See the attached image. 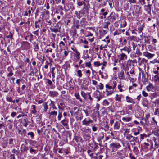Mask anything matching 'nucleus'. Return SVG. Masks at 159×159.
Masks as SVG:
<instances>
[{
  "label": "nucleus",
  "mask_w": 159,
  "mask_h": 159,
  "mask_svg": "<svg viewBox=\"0 0 159 159\" xmlns=\"http://www.w3.org/2000/svg\"><path fill=\"white\" fill-rule=\"evenodd\" d=\"M121 147L120 144L118 142H112L110 144L109 148L111 152H116L118 149Z\"/></svg>",
  "instance_id": "obj_1"
},
{
  "label": "nucleus",
  "mask_w": 159,
  "mask_h": 159,
  "mask_svg": "<svg viewBox=\"0 0 159 159\" xmlns=\"http://www.w3.org/2000/svg\"><path fill=\"white\" fill-rule=\"evenodd\" d=\"M133 7V11H134L135 14H139L140 11V8L139 6L137 5H134Z\"/></svg>",
  "instance_id": "obj_12"
},
{
  "label": "nucleus",
  "mask_w": 159,
  "mask_h": 159,
  "mask_svg": "<svg viewBox=\"0 0 159 159\" xmlns=\"http://www.w3.org/2000/svg\"><path fill=\"white\" fill-rule=\"evenodd\" d=\"M71 49L73 51L74 53L78 51L76 48L74 46H73L71 47Z\"/></svg>",
  "instance_id": "obj_53"
},
{
  "label": "nucleus",
  "mask_w": 159,
  "mask_h": 159,
  "mask_svg": "<svg viewBox=\"0 0 159 159\" xmlns=\"http://www.w3.org/2000/svg\"><path fill=\"white\" fill-rule=\"evenodd\" d=\"M49 114L50 115L56 116L57 114V112L55 111H54L49 113Z\"/></svg>",
  "instance_id": "obj_44"
},
{
  "label": "nucleus",
  "mask_w": 159,
  "mask_h": 159,
  "mask_svg": "<svg viewBox=\"0 0 159 159\" xmlns=\"http://www.w3.org/2000/svg\"><path fill=\"white\" fill-rule=\"evenodd\" d=\"M132 118L129 117H123L122 118V120L124 122H129L131 120Z\"/></svg>",
  "instance_id": "obj_26"
},
{
  "label": "nucleus",
  "mask_w": 159,
  "mask_h": 159,
  "mask_svg": "<svg viewBox=\"0 0 159 159\" xmlns=\"http://www.w3.org/2000/svg\"><path fill=\"white\" fill-rule=\"evenodd\" d=\"M22 45L24 49L25 50L29 49L31 48L30 44L27 42L23 41L22 43Z\"/></svg>",
  "instance_id": "obj_7"
},
{
  "label": "nucleus",
  "mask_w": 159,
  "mask_h": 159,
  "mask_svg": "<svg viewBox=\"0 0 159 159\" xmlns=\"http://www.w3.org/2000/svg\"><path fill=\"white\" fill-rule=\"evenodd\" d=\"M107 45H105L103 46L102 45H101L100 47V50H102L103 48H107Z\"/></svg>",
  "instance_id": "obj_49"
},
{
  "label": "nucleus",
  "mask_w": 159,
  "mask_h": 159,
  "mask_svg": "<svg viewBox=\"0 0 159 159\" xmlns=\"http://www.w3.org/2000/svg\"><path fill=\"white\" fill-rule=\"evenodd\" d=\"M121 51H124L128 54H129L131 51L130 49L129 48L125 47L123 49H121Z\"/></svg>",
  "instance_id": "obj_27"
},
{
  "label": "nucleus",
  "mask_w": 159,
  "mask_h": 159,
  "mask_svg": "<svg viewBox=\"0 0 159 159\" xmlns=\"http://www.w3.org/2000/svg\"><path fill=\"white\" fill-rule=\"evenodd\" d=\"M19 132L20 133V134L22 136H24L26 133V131L25 129H23L22 131L19 130Z\"/></svg>",
  "instance_id": "obj_30"
},
{
  "label": "nucleus",
  "mask_w": 159,
  "mask_h": 159,
  "mask_svg": "<svg viewBox=\"0 0 159 159\" xmlns=\"http://www.w3.org/2000/svg\"><path fill=\"white\" fill-rule=\"evenodd\" d=\"M62 117V115L61 112H59L57 118L58 120L60 121L61 120V118Z\"/></svg>",
  "instance_id": "obj_41"
},
{
  "label": "nucleus",
  "mask_w": 159,
  "mask_h": 159,
  "mask_svg": "<svg viewBox=\"0 0 159 159\" xmlns=\"http://www.w3.org/2000/svg\"><path fill=\"white\" fill-rule=\"evenodd\" d=\"M144 147L145 148H148V147L150 146V144L148 143L144 142L143 143Z\"/></svg>",
  "instance_id": "obj_56"
},
{
  "label": "nucleus",
  "mask_w": 159,
  "mask_h": 159,
  "mask_svg": "<svg viewBox=\"0 0 159 159\" xmlns=\"http://www.w3.org/2000/svg\"><path fill=\"white\" fill-rule=\"evenodd\" d=\"M98 87L100 89L102 90L103 88V84L101 83H100L99 84V85H98Z\"/></svg>",
  "instance_id": "obj_55"
},
{
  "label": "nucleus",
  "mask_w": 159,
  "mask_h": 159,
  "mask_svg": "<svg viewBox=\"0 0 159 159\" xmlns=\"http://www.w3.org/2000/svg\"><path fill=\"white\" fill-rule=\"evenodd\" d=\"M49 94L50 96L52 98L57 97L59 95L57 92L54 91H50L49 92Z\"/></svg>",
  "instance_id": "obj_9"
},
{
  "label": "nucleus",
  "mask_w": 159,
  "mask_h": 159,
  "mask_svg": "<svg viewBox=\"0 0 159 159\" xmlns=\"http://www.w3.org/2000/svg\"><path fill=\"white\" fill-rule=\"evenodd\" d=\"M120 123L118 121H116L114 123V129L118 130L119 129L120 126Z\"/></svg>",
  "instance_id": "obj_15"
},
{
  "label": "nucleus",
  "mask_w": 159,
  "mask_h": 159,
  "mask_svg": "<svg viewBox=\"0 0 159 159\" xmlns=\"http://www.w3.org/2000/svg\"><path fill=\"white\" fill-rule=\"evenodd\" d=\"M122 97H124V96L122 94L118 95L116 94L114 98V99L116 101L121 102V98Z\"/></svg>",
  "instance_id": "obj_13"
},
{
  "label": "nucleus",
  "mask_w": 159,
  "mask_h": 159,
  "mask_svg": "<svg viewBox=\"0 0 159 159\" xmlns=\"http://www.w3.org/2000/svg\"><path fill=\"white\" fill-rule=\"evenodd\" d=\"M142 80L144 83H146L147 82L148 78V75L147 72L145 73L142 72Z\"/></svg>",
  "instance_id": "obj_6"
},
{
  "label": "nucleus",
  "mask_w": 159,
  "mask_h": 159,
  "mask_svg": "<svg viewBox=\"0 0 159 159\" xmlns=\"http://www.w3.org/2000/svg\"><path fill=\"white\" fill-rule=\"evenodd\" d=\"M85 66L86 67L91 68V69H92L91 68V64L90 62L85 63Z\"/></svg>",
  "instance_id": "obj_50"
},
{
  "label": "nucleus",
  "mask_w": 159,
  "mask_h": 159,
  "mask_svg": "<svg viewBox=\"0 0 159 159\" xmlns=\"http://www.w3.org/2000/svg\"><path fill=\"white\" fill-rule=\"evenodd\" d=\"M34 48L35 51H38L39 49V48L38 46V45L36 43H34Z\"/></svg>",
  "instance_id": "obj_33"
},
{
  "label": "nucleus",
  "mask_w": 159,
  "mask_h": 159,
  "mask_svg": "<svg viewBox=\"0 0 159 159\" xmlns=\"http://www.w3.org/2000/svg\"><path fill=\"white\" fill-rule=\"evenodd\" d=\"M128 1L130 3H136V0H128Z\"/></svg>",
  "instance_id": "obj_60"
},
{
  "label": "nucleus",
  "mask_w": 159,
  "mask_h": 159,
  "mask_svg": "<svg viewBox=\"0 0 159 159\" xmlns=\"http://www.w3.org/2000/svg\"><path fill=\"white\" fill-rule=\"evenodd\" d=\"M94 97L97 99V101L98 102L103 98V96L101 94L99 91H97L95 93Z\"/></svg>",
  "instance_id": "obj_5"
},
{
  "label": "nucleus",
  "mask_w": 159,
  "mask_h": 159,
  "mask_svg": "<svg viewBox=\"0 0 159 159\" xmlns=\"http://www.w3.org/2000/svg\"><path fill=\"white\" fill-rule=\"evenodd\" d=\"M113 85L112 86L113 89H114L116 87L117 83L116 81H114L113 82Z\"/></svg>",
  "instance_id": "obj_62"
},
{
  "label": "nucleus",
  "mask_w": 159,
  "mask_h": 159,
  "mask_svg": "<svg viewBox=\"0 0 159 159\" xmlns=\"http://www.w3.org/2000/svg\"><path fill=\"white\" fill-rule=\"evenodd\" d=\"M74 54L76 57L77 59H79L80 58V53L77 51L76 52L74 53Z\"/></svg>",
  "instance_id": "obj_35"
},
{
  "label": "nucleus",
  "mask_w": 159,
  "mask_h": 159,
  "mask_svg": "<svg viewBox=\"0 0 159 159\" xmlns=\"http://www.w3.org/2000/svg\"><path fill=\"white\" fill-rule=\"evenodd\" d=\"M7 71L9 72V73L10 72H12V68L11 67H8L7 69Z\"/></svg>",
  "instance_id": "obj_59"
},
{
  "label": "nucleus",
  "mask_w": 159,
  "mask_h": 159,
  "mask_svg": "<svg viewBox=\"0 0 159 159\" xmlns=\"http://www.w3.org/2000/svg\"><path fill=\"white\" fill-rule=\"evenodd\" d=\"M88 93H86L84 91H81V95L86 100L87 99L88 97Z\"/></svg>",
  "instance_id": "obj_20"
},
{
  "label": "nucleus",
  "mask_w": 159,
  "mask_h": 159,
  "mask_svg": "<svg viewBox=\"0 0 159 159\" xmlns=\"http://www.w3.org/2000/svg\"><path fill=\"white\" fill-rule=\"evenodd\" d=\"M6 100L10 102L12 101V98L11 97H7L6 98Z\"/></svg>",
  "instance_id": "obj_61"
},
{
  "label": "nucleus",
  "mask_w": 159,
  "mask_h": 159,
  "mask_svg": "<svg viewBox=\"0 0 159 159\" xmlns=\"http://www.w3.org/2000/svg\"><path fill=\"white\" fill-rule=\"evenodd\" d=\"M131 60H128L127 63H126V62L125 61L124 62H122V64L123 66V69L125 70H127L129 69V66H130V61Z\"/></svg>",
  "instance_id": "obj_3"
},
{
  "label": "nucleus",
  "mask_w": 159,
  "mask_h": 159,
  "mask_svg": "<svg viewBox=\"0 0 159 159\" xmlns=\"http://www.w3.org/2000/svg\"><path fill=\"white\" fill-rule=\"evenodd\" d=\"M143 54L144 55L147 57L148 59L151 58L154 56V54L150 53L147 52H144Z\"/></svg>",
  "instance_id": "obj_17"
},
{
  "label": "nucleus",
  "mask_w": 159,
  "mask_h": 159,
  "mask_svg": "<svg viewBox=\"0 0 159 159\" xmlns=\"http://www.w3.org/2000/svg\"><path fill=\"white\" fill-rule=\"evenodd\" d=\"M68 122L67 120L65 119L61 121V123L64 126L66 127L67 126V127H68ZM67 129H68V128H67Z\"/></svg>",
  "instance_id": "obj_21"
},
{
  "label": "nucleus",
  "mask_w": 159,
  "mask_h": 159,
  "mask_svg": "<svg viewBox=\"0 0 159 159\" xmlns=\"http://www.w3.org/2000/svg\"><path fill=\"white\" fill-rule=\"evenodd\" d=\"M74 96L77 99L79 100H80V102L81 103L83 102L81 98L80 95L78 93H75L74 94Z\"/></svg>",
  "instance_id": "obj_24"
},
{
  "label": "nucleus",
  "mask_w": 159,
  "mask_h": 159,
  "mask_svg": "<svg viewBox=\"0 0 159 159\" xmlns=\"http://www.w3.org/2000/svg\"><path fill=\"white\" fill-rule=\"evenodd\" d=\"M84 7L82 9L83 11L86 12V13L88 14L89 13V10L90 7V5L89 3L86 4L84 2H83Z\"/></svg>",
  "instance_id": "obj_4"
},
{
  "label": "nucleus",
  "mask_w": 159,
  "mask_h": 159,
  "mask_svg": "<svg viewBox=\"0 0 159 159\" xmlns=\"http://www.w3.org/2000/svg\"><path fill=\"white\" fill-rule=\"evenodd\" d=\"M127 56L125 53H122L121 55V60H123L124 59H126Z\"/></svg>",
  "instance_id": "obj_43"
},
{
  "label": "nucleus",
  "mask_w": 159,
  "mask_h": 159,
  "mask_svg": "<svg viewBox=\"0 0 159 159\" xmlns=\"http://www.w3.org/2000/svg\"><path fill=\"white\" fill-rule=\"evenodd\" d=\"M154 80L156 81H158L159 82V76L158 74L154 76Z\"/></svg>",
  "instance_id": "obj_47"
},
{
  "label": "nucleus",
  "mask_w": 159,
  "mask_h": 159,
  "mask_svg": "<svg viewBox=\"0 0 159 159\" xmlns=\"http://www.w3.org/2000/svg\"><path fill=\"white\" fill-rule=\"evenodd\" d=\"M88 120H87L86 118H85L82 121V124L83 125L85 126H89V124L92 123L93 121L91 120L90 118H88Z\"/></svg>",
  "instance_id": "obj_2"
},
{
  "label": "nucleus",
  "mask_w": 159,
  "mask_h": 159,
  "mask_svg": "<svg viewBox=\"0 0 159 159\" xmlns=\"http://www.w3.org/2000/svg\"><path fill=\"white\" fill-rule=\"evenodd\" d=\"M7 145L8 143L7 141L5 140H3L2 143V148H6L7 147Z\"/></svg>",
  "instance_id": "obj_28"
},
{
  "label": "nucleus",
  "mask_w": 159,
  "mask_h": 159,
  "mask_svg": "<svg viewBox=\"0 0 159 159\" xmlns=\"http://www.w3.org/2000/svg\"><path fill=\"white\" fill-rule=\"evenodd\" d=\"M142 95L145 97L148 96V94L144 91H143L142 92Z\"/></svg>",
  "instance_id": "obj_58"
},
{
  "label": "nucleus",
  "mask_w": 159,
  "mask_h": 159,
  "mask_svg": "<svg viewBox=\"0 0 159 159\" xmlns=\"http://www.w3.org/2000/svg\"><path fill=\"white\" fill-rule=\"evenodd\" d=\"M65 44L62 41L60 42L59 43V47L60 48H63V46H64Z\"/></svg>",
  "instance_id": "obj_51"
},
{
  "label": "nucleus",
  "mask_w": 159,
  "mask_h": 159,
  "mask_svg": "<svg viewBox=\"0 0 159 159\" xmlns=\"http://www.w3.org/2000/svg\"><path fill=\"white\" fill-rule=\"evenodd\" d=\"M129 157L130 158V159H136V158L133 156L131 153L129 154Z\"/></svg>",
  "instance_id": "obj_64"
},
{
  "label": "nucleus",
  "mask_w": 159,
  "mask_h": 159,
  "mask_svg": "<svg viewBox=\"0 0 159 159\" xmlns=\"http://www.w3.org/2000/svg\"><path fill=\"white\" fill-rule=\"evenodd\" d=\"M9 144H13V139L12 138H10L9 140Z\"/></svg>",
  "instance_id": "obj_57"
},
{
  "label": "nucleus",
  "mask_w": 159,
  "mask_h": 159,
  "mask_svg": "<svg viewBox=\"0 0 159 159\" xmlns=\"http://www.w3.org/2000/svg\"><path fill=\"white\" fill-rule=\"evenodd\" d=\"M50 29L52 32H53L55 33H57L58 32H60V30H59L58 29L50 28Z\"/></svg>",
  "instance_id": "obj_42"
},
{
  "label": "nucleus",
  "mask_w": 159,
  "mask_h": 159,
  "mask_svg": "<svg viewBox=\"0 0 159 159\" xmlns=\"http://www.w3.org/2000/svg\"><path fill=\"white\" fill-rule=\"evenodd\" d=\"M27 134L28 135L30 136L31 139H33L34 138V134L33 132H28Z\"/></svg>",
  "instance_id": "obj_38"
},
{
  "label": "nucleus",
  "mask_w": 159,
  "mask_h": 159,
  "mask_svg": "<svg viewBox=\"0 0 159 159\" xmlns=\"http://www.w3.org/2000/svg\"><path fill=\"white\" fill-rule=\"evenodd\" d=\"M44 107V111L46 112L47 111V110L48 109V107L47 103H45L43 105Z\"/></svg>",
  "instance_id": "obj_45"
},
{
  "label": "nucleus",
  "mask_w": 159,
  "mask_h": 159,
  "mask_svg": "<svg viewBox=\"0 0 159 159\" xmlns=\"http://www.w3.org/2000/svg\"><path fill=\"white\" fill-rule=\"evenodd\" d=\"M104 133L101 132L97 138V140L99 142H102L101 140L103 139L104 137Z\"/></svg>",
  "instance_id": "obj_14"
},
{
  "label": "nucleus",
  "mask_w": 159,
  "mask_h": 159,
  "mask_svg": "<svg viewBox=\"0 0 159 159\" xmlns=\"http://www.w3.org/2000/svg\"><path fill=\"white\" fill-rule=\"evenodd\" d=\"M126 99L128 102L132 103L134 104L135 103L134 100L128 96H127L126 97Z\"/></svg>",
  "instance_id": "obj_16"
},
{
  "label": "nucleus",
  "mask_w": 159,
  "mask_h": 159,
  "mask_svg": "<svg viewBox=\"0 0 159 159\" xmlns=\"http://www.w3.org/2000/svg\"><path fill=\"white\" fill-rule=\"evenodd\" d=\"M121 30L120 29H117L113 33L114 36L118 35H119L121 33Z\"/></svg>",
  "instance_id": "obj_23"
},
{
  "label": "nucleus",
  "mask_w": 159,
  "mask_h": 159,
  "mask_svg": "<svg viewBox=\"0 0 159 159\" xmlns=\"http://www.w3.org/2000/svg\"><path fill=\"white\" fill-rule=\"evenodd\" d=\"M154 134L156 136H159V126H157V127L155 128V130L154 132Z\"/></svg>",
  "instance_id": "obj_25"
},
{
  "label": "nucleus",
  "mask_w": 159,
  "mask_h": 159,
  "mask_svg": "<svg viewBox=\"0 0 159 159\" xmlns=\"http://www.w3.org/2000/svg\"><path fill=\"white\" fill-rule=\"evenodd\" d=\"M30 152L31 154H35L37 153V150L31 148L30 149Z\"/></svg>",
  "instance_id": "obj_34"
},
{
  "label": "nucleus",
  "mask_w": 159,
  "mask_h": 159,
  "mask_svg": "<svg viewBox=\"0 0 159 159\" xmlns=\"http://www.w3.org/2000/svg\"><path fill=\"white\" fill-rule=\"evenodd\" d=\"M81 42L84 43V44H86V45H87V44L88 43V41H87L86 39H81Z\"/></svg>",
  "instance_id": "obj_54"
},
{
  "label": "nucleus",
  "mask_w": 159,
  "mask_h": 159,
  "mask_svg": "<svg viewBox=\"0 0 159 159\" xmlns=\"http://www.w3.org/2000/svg\"><path fill=\"white\" fill-rule=\"evenodd\" d=\"M102 65V63H100L98 61L95 62L94 63V65L96 66H98L101 65Z\"/></svg>",
  "instance_id": "obj_46"
},
{
  "label": "nucleus",
  "mask_w": 159,
  "mask_h": 159,
  "mask_svg": "<svg viewBox=\"0 0 159 159\" xmlns=\"http://www.w3.org/2000/svg\"><path fill=\"white\" fill-rule=\"evenodd\" d=\"M108 20L111 22H113L116 20L115 13L112 12L110 15L107 17Z\"/></svg>",
  "instance_id": "obj_8"
},
{
  "label": "nucleus",
  "mask_w": 159,
  "mask_h": 159,
  "mask_svg": "<svg viewBox=\"0 0 159 159\" xmlns=\"http://www.w3.org/2000/svg\"><path fill=\"white\" fill-rule=\"evenodd\" d=\"M119 77L120 79H123L125 78L124 71L121 70L119 74Z\"/></svg>",
  "instance_id": "obj_19"
},
{
  "label": "nucleus",
  "mask_w": 159,
  "mask_h": 159,
  "mask_svg": "<svg viewBox=\"0 0 159 159\" xmlns=\"http://www.w3.org/2000/svg\"><path fill=\"white\" fill-rule=\"evenodd\" d=\"M151 5L148 4V5H145L144 6V9L147 12V13L150 14L151 12Z\"/></svg>",
  "instance_id": "obj_11"
},
{
  "label": "nucleus",
  "mask_w": 159,
  "mask_h": 159,
  "mask_svg": "<svg viewBox=\"0 0 159 159\" xmlns=\"http://www.w3.org/2000/svg\"><path fill=\"white\" fill-rule=\"evenodd\" d=\"M126 25L127 22H126L125 20H124L121 21L120 24L121 27H125L126 26Z\"/></svg>",
  "instance_id": "obj_31"
},
{
  "label": "nucleus",
  "mask_w": 159,
  "mask_h": 159,
  "mask_svg": "<svg viewBox=\"0 0 159 159\" xmlns=\"http://www.w3.org/2000/svg\"><path fill=\"white\" fill-rule=\"evenodd\" d=\"M71 49L73 51L74 53L78 51L76 48L74 46H73L71 47Z\"/></svg>",
  "instance_id": "obj_52"
},
{
  "label": "nucleus",
  "mask_w": 159,
  "mask_h": 159,
  "mask_svg": "<svg viewBox=\"0 0 159 159\" xmlns=\"http://www.w3.org/2000/svg\"><path fill=\"white\" fill-rule=\"evenodd\" d=\"M31 112L32 113L35 114L37 112V111L36 109V106L34 105H33L31 106Z\"/></svg>",
  "instance_id": "obj_22"
},
{
  "label": "nucleus",
  "mask_w": 159,
  "mask_h": 159,
  "mask_svg": "<svg viewBox=\"0 0 159 159\" xmlns=\"http://www.w3.org/2000/svg\"><path fill=\"white\" fill-rule=\"evenodd\" d=\"M106 92L107 93L106 94V95L107 96H108L109 95L113 93V91H108L107 90H106Z\"/></svg>",
  "instance_id": "obj_63"
},
{
  "label": "nucleus",
  "mask_w": 159,
  "mask_h": 159,
  "mask_svg": "<svg viewBox=\"0 0 159 159\" xmlns=\"http://www.w3.org/2000/svg\"><path fill=\"white\" fill-rule=\"evenodd\" d=\"M109 103V102L106 99L104 100L102 102V105L104 106H107Z\"/></svg>",
  "instance_id": "obj_37"
},
{
  "label": "nucleus",
  "mask_w": 159,
  "mask_h": 159,
  "mask_svg": "<svg viewBox=\"0 0 159 159\" xmlns=\"http://www.w3.org/2000/svg\"><path fill=\"white\" fill-rule=\"evenodd\" d=\"M139 150L137 146H134L133 148V152L136 154L137 155L139 153Z\"/></svg>",
  "instance_id": "obj_29"
},
{
  "label": "nucleus",
  "mask_w": 159,
  "mask_h": 159,
  "mask_svg": "<svg viewBox=\"0 0 159 159\" xmlns=\"http://www.w3.org/2000/svg\"><path fill=\"white\" fill-rule=\"evenodd\" d=\"M77 75L79 77H81L82 74L81 73V71L80 70H78L77 72Z\"/></svg>",
  "instance_id": "obj_48"
},
{
  "label": "nucleus",
  "mask_w": 159,
  "mask_h": 159,
  "mask_svg": "<svg viewBox=\"0 0 159 159\" xmlns=\"http://www.w3.org/2000/svg\"><path fill=\"white\" fill-rule=\"evenodd\" d=\"M144 27V24H143L142 25H140V26L138 27V29L139 31V33L142 32Z\"/></svg>",
  "instance_id": "obj_36"
},
{
  "label": "nucleus",
  "mask_w": 159,
  "mask_h": 159,
  "mask_svg": "<svg viewBox=\"0 0 159 159\" xmlns=\"http://www.w3.org/2000/svg\"><path fill=\"white\" fill-rule=\"evenodd\" d=\"M13 34L11 32L9 33V35L6 36V38L7 39L10 38L11 39H13Z\"/></svg>",
  "instance_id": "obj_39"
},
{
  "label": "nucleus",
  "mask_w": 159,
  "mask_h": 159,
  "mask_svg": "<svg viewBox=\"0 0 159 159\" xmlns=\"http://www.w3.org/2000/svg\"><path fill=\"white\" fill-rule=\"evenodd\" d=\"M130 142L131 143V144L132 146H133L135 145V143H137V142L136 141V140H135L133 138L130 140Z\"/></svg>",
  "instance_id": "obj_40"
},
{
  "label": "nucleus",
  "mask_w": 159,
  "mask_h": 159,
  "mask_svg": "<svg viewBox=\"0 0 159 159\" xmlns=\"http://www.w3.org/2000/svg\"><path fill=\"white\" fill-rule=\"evenodd\" d=\"M133 138V136L131 135L130 134H128L126 136V139L128 141H129L130 142V140L132 139Z\"/></svg>",
  "instance_id": "obj_32"
},
{
  "label": "nucleus",
  "mask_w": 159,
  "mask_h": 159,
  "mask_svg": "<svg viewBox=\"0 0 159 159\" xmlns=\"http://www.w3.org/2000/svg\"><path fill=\"white\" fill-rule=\"evenodd\" d=\"M85 13L86 12L83 11L82 10L81 11H79V16H77V17L78 18L80 19L81 17L84 15Z\"/></svg>",
  "instance_id": "obj_18"
},
{
  "label": "nucleus",
  "mask_w": 159,
  "mask_h": 159,
  "mask_svg": "<svg viewBox=\"0 0 159 159\" xmlns=\"http://www.w3.org/2000/svg\"><path fill=\"white\" fill-rule=\"evenodd\" d=\"M89 145L93 148V151L94 152L96 151L99 148L98 144L96 142H95L94 143L89 144Z\"/></svg>",
  "instance_id": "obj_10"
}]
</instances>
